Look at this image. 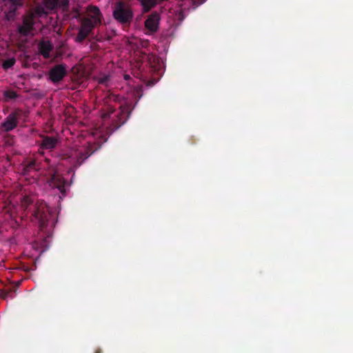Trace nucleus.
Here are the masks:
<instances>
[{
  "mask_svg": "<svg viewBox=\"0 0 353 353\" xmlns=\"http://www.w3.org/2000/svg\"><path fill=\"white\" fill-rule=\"evenodd\" d=\"M93 153L91 149L89 148H84L83 150H81L76 157V160L73 163L74 168L79 167L83 161L88 159Z\"/></svg>",
  "mask_w": 353,
  "mask_h": 353,
  "instance_id": "obj_13",
  "label": "nucleus"
},
{
  "mask_svg": "<svg viewBox=\"0 0 353 353\" xmlns=\"http://www.w3.org/2000/svg\"><path fill=\"white\" fill-rule=\"evenodd\" d=\"M15 62L16 61L14 58L8 59L3 63V67L4 69L10 68L14 65Z\"/></svg>",
  "mask_w": 353,
  "mask_h": 353,
  "instance_id": "obj_20",
  "label": "nucleus"
},
{
  "mask_svg": "<svg viewBox=\"0 0 353 353\" xmlns=\"http://www.w3.org/2000/svg\"><path fill=\"white\" fill-rule=\"evenodd\" d=\"M49 185L52 188H57L62 196H65L66 194L65 184L66 180L58 173L52 174L48 181Z\"/></svg>",
  "mask_w": 353,
  "mask_h": 353,
  "instance_id": "obj_8",
  "label": "nucleus"
},
{
  "mask_svg": "<svg viewBox=\"0 0 353 353\" xmlns=\"http://www.w3.org/2000/svg\"><path fill=\"white\" fill-rule=\"evenodd\" d=\"M116 99L117 97L114 94H109L108 97H105L104 99V112H103L102 114V118L103 119H106L110 117L111 114H112L114 112L115 108L112 104H109L108 103L112 101L115 102Z\"/></svg>",
  "mask_w": 353,
  "mask_h": 353,
  "instance_id": "obj_10",
  "label": "nucleus"
},
{
  "mask_svg": "<svg viewBox=\"0 0 353 353\" xmlns=\"http://www.w3.org/2000/svg\"><path fill=\"white\" fill-rule=\"evenodd\" d=\"M39 53L45 58L50 57V52L53 50V45L48 40H41L37 45Z\"/></svg>",
  "mask_w": 353,
  "mask_h": 353,
  "instance_id": "obj_11",
  "label": "nucleus"
},
{
  "mask_svg": "<svg viewBox=\"0 0 353 353\" xmlns=\"http://www.w3.org/2000/svg\"><path fill=\"white\" fill-rule=\"evenodd\" d=\"M110 80V76L109 75H105L103 77H101L99 78L98 83L99 84L105 85H107L108 82Z\"/></svg>",
  "mask_w": 353,
  "mask_h": 353,
  "instance_id": "obj_23",
  "label": "nucleus"
},
{
  "mask_svg": "<svg viewBox=\"0 0 353 353\" xmlns=\"http://www.w3.org/2000/svg\"><path fill=\"white\" fill-rule=\"evenodd\" d=\"M36 163L34 161L30 162L24 168L23 174H27L31 170H34Z\"/></svg>",
  "mask_w": 353,
  "mask_h": 353,
  "instance_id": "obj_22",
  "label": "nucleus"
},
{
  "mask_svg": "<svg viewBox=\"0 0 353 353\" xmlns=\"http://www.w3.org/2000/svg\"><path fill=\"white\" fill-rule=\"evenodd\" d=\"M128 78H130L129 75H125V79H128Z\"/></svg>",
  "mask_w": 353,
  "mask_h": 353,
  "instance_id": "obj_28",
  "label": "nucleus"
},
{
  "mask_svg": "<svg viewBox=\"0 0 353 353\" xmlns=\"http://www.w3.org/2000/svg\"><path fill=\"white\" fill-rule=\"evenodd\" d=\"M21 116V110L19 109L11 112L0 125V135L3 133H8L16 128Z\"/></svg>",
  "mask_w": 353,
  "mask_h": 353,
  "instance_id": "obj_3",
  "label": "nucleus"
},
{
  "mask_svg": "<svg viewBox=\"0 0 353 353\" xmlns=\"http://www.w3.org/2000/svg\"><path fill=\"white\" fill-rule=\"evenodd\" d=\"M4 97L9 99H14L17 97V94L13 90H6L4 92Z\"/></svg>",
  "mask_w": 353,
  "mask_h": 353,
  "instance_id": "obj_21",
  "label": "nucleus"
},
{
  "mask_svg": "<svg viewBox=\"0 0 353 353\" xmlns=\"http://www.w3.org/2000/svg\"><path fill=\"white\" fill-rule=\"evenodd\" d=\"M3 2L9 3L10 4V8L13 11L16 10L18 8L21 7L23 5V0H2Z\"/></svg>",
  "mask_w": 353,
  "mask_h": 353,
  "instance_id": "obj_17",
  "label": "nucleus"
},
{
  "mask_svg": "<svg viewBox=\"0 0 353 353\" xmlns=\"http://www.w3.org/2000/svg\"><path fill=\"white\" fill-rule=\"evenodd\" d=\"M112 16L119 23L127 26L132 21L134 14L129 4L123 1H119L114 5Z\"/></svg>",
  "mask_w": 353,
  "mask_h": 353,
  "instance_id": "obj_2",
  "label": "nucleus"
},
{
  "mask_svg": "<svg viewBox=\"0 0 353 353\" xmlns=\"http://www.w3.org/2000/svg\"><path fill=\"white\" fill-rule=\"evenodd\" d=\"M14 136L9 134H6L3 137V144L6 146H12L14 144Z\"/></svg>",
  "mask_w": 353,
  "mask_h": 353,
  "instance_id": "obj_18",
  "label": "nucleus"
},
{
  "mask_svg": "<svg viewBox=\"0 0 353 353\" xmlns=\"http://www.w3.org/2000/svg\"><path fill=\"white\" fill-rule=\"evenodd\" d=\"M7 223L9 227L14 230V232L17 231L20 227L19 222L14 219H10L7 221Z\"/></svg>",
  "mask_w": 353,
  "mask_h": 353,
  "instance_id": "obj_19",
  "label": "nucleus"
},
{
  "mask_svg": "<svg viewBox=\"0 0 353 353\" xmlns=\"http://www.w3.org/2000/svg\"><path fill=\"white\" fill-rule=\"evenodd\" d=\"M41 137L42 139L40 143L41 148L52 150L57 147L58 143V139L57 138L46 135H41Z\"/></svg>",
  "mask_w": 353,
  "mask_h": 353,
  "instance_id": "obj_12",
  "label": "nucleus"
},
{
  "mask_svg": "<svg viewBox=\"0 0 353 353\" xmlns=\"http://www.w3.org/2000/svg\"><path fill=\"white\" fill-rule=\"evenodd\" d=\"M94 353H101V350L100 349H98L95 351Z\"/></svg>",
  "mask_w": 353,
  "mask_h": 353,
  "instance_id": "obj_27",
  "label": "nucleus"
},
{
  "mask_svg": "<svg viewBox=\"0 0 353 353\" xmlns=\"http://www.w3.org/2000/svg\"><path fill=\"white\" fill-rule=\"evenodd\" d=\"M9 241L10 243H14L16 240H15V236H12L11 237L10 239H9Z\"/></svg>",
  "mask_w": 353,
  "mask_h": 353,
  "instance_id": "obj_24",
  "label": "nucleus"
},
{
  "mask_svg": "<svg viewBox=\"0 0 353 353\" xmlns=\"http://www.w3.org/2000/svg\"><path fill=\"white\" fill-rule=\"evenodd\" d=\"M34 17L33 12L23 17L22 25L18 27V32L21 36L27 37L34 30Z\"/></svg>",
  "mask_w": 353,
  "mask_h": 353,
  "instance_id": "obj_4",
  "label": "nucleus"
},
{
  "mask_svg": "<svg viewBox=\"0 0 353 353\" xmlns=\"http://www.w3.org/2000/svg\"><path fill=\"white\" fill-rule=\"evenodd\" d=\"M159 21V14L157 12H154L150 14L145 21V27L150 33H154L158 30Z\"/></svg>",
  "mask_w": 353,
  "mask_h": 353,
  "instance_id": "obj_9",
  "label": "nucleus"
},
{
  "mask_svg": "<svg viewBox=\"0 0 353 353\" xmlns=\"http://www.w3.org/2000/svg\"><path fill=\"white\" fill-rule=\"evenodd\" d=\"M132 110V102H127L120 106V112L117 115V119L115 121V128L117 129L127 121Z\"/></svg>",
  "mask_w": 353,
  "mask_h": 353,
  "instance_id": "obj_7",
  "label": "nucleus"
},
{
  "mask_svg": "<svg viewBox=\"0 0 353 353\" xmlns=\"http://www.w3.org/2000/svg\"><path fill=\"white\" fill-rule=\"evenodd\" d=\"M3 224L2 223H0V235L3 234Z\"/></svg>",
  "mask_w": 353,
  "mask_h": 353,
  "instance_id": "obj_26",
  "label": "nucleus"
},
{
  "mask_svg": "<svg viewBox=\"0 0 353 353\" xmlns=\"http://www.w3.org/2000/svg\"><path fill=\"white\" fill-rule=\"evenodd\" d=\"M21 207L26 216L30 215L31 221L39 225L40 230L47 228L52 210L43 201L34 203V199L30 196H24L21 201Z\"/></svg>",
  "mask_w": 353,
  "mask_h": 353,
  "instance_id": "obj_1",
  "label": "nucleus"
},
{
  "mask_svg": "<svg viewBox=\"0 0 353 353\" xmlns=\"http://www.w3.org/2000/svg\"><path fill=\"white\" fill-rule=\"evenodd\" d=\"M91 19H84L81 24V27L76 37V41L82 43L85 38L91 33L93 28L96 26Z\"/></svg>",
  "mask_w": 353,
  "mask_h": 353,
  "instance_id": "obj_5",
  "label": "nucleus"
},
{
  "mask_svg": "<svg viewBox=\"0 0 353 353\" xmlns=\"http://www.w3.org/2000/svg\"><path fill=\"white\" fill-rule=\"evenodd\" d=\"M46 7L49 10H54L58 5L61 7H67L69 4V0H43Z\"/></svg>",
  "mask_w": 353,
  "mask_h": 353,
  "instance_id": "obj_14",
  "label": "nucleus"
},
{
  "mask_svg": "<svg viewBox=\"0 0 353 353\" xmlns=\"http://www.w3.org/2000/svg\"><path fill=\"white\" fill-rule=\"evenodd\" d=\"M101 12L100 10L97 7H92L90 9V17L91 19L95 25H98L101 23Z\"/></svg>",
  "mask_w": 353,
  "mask_h": 353,
  "instance_id": "obj_15",
  "label": "nucleus"
},
{
  "mask_svg": "<svg viewBox=\"0 0 353 353\" xmlns=\"http://www.w3.org/2000/svg\"><path fill=\"white\" fill-rule=\"evenodd\" d=\"M48 75L52 83H58L67 75V67L63 63L55 65L49 70Z\"/></svg>",
  "mask_w": 353,
  "mask_h": 353,
  "instance_id": "obj_6",
  "label": "nucleus"
},
{
  "mask_svg": "<svg viewBox=\"0 0 353 353\" xmlns=\"http://www.w3.org/2000/svg\"><path fill=\"white\" fill-rule=\"evenodd\" d=\"M145 12H149L158 3L159 0H139Z\"/></svg>",
  "mask_w": 353,
  "mask_h": 353,
  "instance_id": "obj_16",
  "label": "nucleus"
},
{
  "mask_svg": "<svg viewBox=\"0 0 353 353\" xmlns=\"http://www.w3.org/2000/svg\"><path fill=\"white\" fill-rule=\"evenodd\" d=\"M42 10H43L42 8H37V9H36V12H37L38 14H39V15H40V14H41V12H42Z\"/></svg>",
  "mask_w": 353,
  "mask_h": 353,
  "instance_id": "obj_25",
  "label": "nucleus"
}]
</instances>
